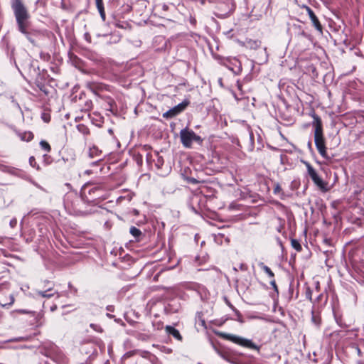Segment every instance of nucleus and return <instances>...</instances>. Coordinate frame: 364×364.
Instances as JSON below:
<instances>
[{"label": "nucleus", "instance_id": "nucleus-1", "mask_svg": "<svg viewBox=\"0 0 364 364\" xmlns=\"http://www.w3.org/2000/svg\"><path fill=\"white\" fill-rule=\"evenodd\" d=\"M33 300H34L33 309H24V322H26L24 333H26V335H24V341L39 335V327L42 324L41 321L42 316L36 310L41 309L42 301L41 299L33 298L31 294L26 296V302L28 305L31 304Z\"/></svg>", "mask_w": 364, "mask_h": 364}, {"label": "nucleus", "instance_id": "nucleus-2", "mask_svg": "<svg viewBox=\"0 0 364 364\" xmlns=\"http://www.w3.org/2000/svg\"><path fill=\"white\" fill-rule=\"evenodd\" d=\"M312 125L314 128V143L318 154L324 159H329L326 146V139L323 134V123L321 117L314 112Z\"/></svg>", "mask_w": 364, "mask_h": 364}, {"label": "nucleus", "instance_id": "nucleus-3", "mask_svg": "<svg viewBox=\"0 0 364 364\" xmlns=\"http://www.w3.org/2000/svg\"><path fill=\"white\" fill-rule=\"evenodd\" d=\"M82 203L81 199L75 193H68L64 198L65 208L71 214L79 215L82 210L79 205Z\"/></svg>", "mask_w": 364, "mask_h": 364}, {"label": "nucleus", "instance_id": "nucleus-4", "mask_svg": "<svg viewBox=\"0 0 364 364\" xmlns=\"http://www.w3.org/2000/svg\"><path fill=\"white\" fill-rule=\"evenodd\" d=\"M180 139L181 144L186 148H191L193 141L199 144L203 142V139L188 128H185L181 130Z\"/></svg>", "mask_w": 364, "mask_h": 364}, {"label": "nucleus", "instance_id": "nucleus-5", "mask_svg": "<svg viewBox=\"0 0 364 364\" xmlns=\"http://www.w3.org/2000/svg\"><path fill=\"white\" fill-rule=\"evenodd\" d=\"M220 336L242 347L257 350V351L259 350V347L255 344L251 340L233 334L221 333Z\"/></svg>", "mask_w": 364, "mask_h": 364}, {"label": "nucleus", "instance_id": "nucleus-6", "mask_svg": "<svg viewBox=\"0 0 364 364\" xmlns=\"http://www.w3.org/2000/svg\"><path fill=\"white\" fill-rule=\"evenodd\" d=\"M168 5L175 6V2L168 0H159L154 6L155 14L163 19L171 21L169 15L168 14L169 10Z\"/></svg>", "mask_w": 364, "mask_h": 364}, {"label": "nucleus", "instance_id": "nucleus-7", "mask_svg": "<svg viewBox=\"0 0 364 364\" xmlns=\"http://www.w3.org/2000/svg\"><path fill=\"white\" fill-rule=\"evenodd\" d=\"M308 174L311 178L314 183L323 192H327L328 188H327L328 183L322 180V178L318 175L314 168L309 163L304 162Z\"/></svg>", "mask_w": 364, "mask_h": 364}, {"label": "nucleus", "instance_id": "nucleus-8", "mask_svg": "<svg viewBox=\"0 0 364 364\" xmlns=\"http://www.w3.org/2000/svg\"><path fill=\"white\" fill-rule=\"evenodd\" d=\"M85 87L100 98H104L106 95L105 92L110 91V87L106 84L97 81H88L85 84Z\"/></svg>", "mask_w": 364, "mask_h": 364}, {"label": "nucleus", "instance_id": "nucleus-9", "mask_svg": "<svg viewBox=\"0 0 364 364\" xmlns=\"http://www.w3.org/2000/svg\"><path fill=\"white\" fill-rule=\"evenodd\" d=\"M87 188H90L88 195L92 200L102 198L103 193L105 191V186L102 183L95 184L93 186H91L90 183H87L85 185L84 188L86 189Z\"/></svg>", "mask_w": 364, "mask_h": 364}, {"label": "nucleus", "instance_id": "nucleus-10", "mask_svg": "<svg viewBox=\"0 0 364 364\" xmlns=\"http://www.w3.org/2000/svg\"><path fill=\"white\" fill-rule=\"evenodd\" d=\"M260 34L257 32V36L258 38L253 39L250 37H247L245 41L238 40V43L241 46L245 47L246 48L251 50H257L261 47L262 41H260Z\"/></svg>", "mask_w": 364, "mask_h": 364}, {"label": "nucleus", "instance_id": "nucleus-11", "mask_svg": "<svg viewBox=\"0 0 364 364\" xmlns=\"http://www.w3.org/2000/svg\"><path fill=\"white\" fill-rule=\"evenodd\" d=\"M109 25L110 24H96L91 28V32L93 36L97 37L102 36L107 38L112 30Z\"/></svg>", "mask_w": 364, "mask_h": 364}, {"label": "nucleus", "instance_id": "nucleus-12", "mask_svg": "<svg viewBox=\"0 0 364 364\" xmlns=\"http://www.w3.org/2000/svg\"><path fill=\"white\" fill-rule=\"evenodd\" d=\"M12 7L18 23H23V5L20 0H12Z\"/></svg>", "mask_w": 364, "mask_h": 364}, {"label": "nucleus", "instance_id": "nucleus-13", "mask_svg": "<svg viewBox=\"0 0 364 364\" xmlns=\"http://www.w3.org/2000/svg\"><path fill=\"white\" fill-rule=\"evenodd\" d=\"M102 99L105 102V109L109 111L113 114H116L117 112V106L114 99L107 95Z\"/></svg>", "mask_w": 364, "mask_h": 364}, {"label": "nucleus", "instance_id": "nucleus-14", "mask_svg": "<svg viewBox=\"0 0 364 364\" xmlns=\"http://www.w3.org/2000/svg\"><path fill=\"white\" fill-rule=\"evenodd\" d=\"M45 283L46 284L45 285V287L46 288V289L45 291H38V295L41 298H43V297L50 298V297H52L54 295V293H50V292L53 291V288L54 284L52 282H49V281H46Z\"/></svg>", "mask_w": 364, "mask_h": 364}, {"label": "nucleus", "instance_id": "nucleus-15", "mask_svg": "<svg viewBox=\"0 0 364 364\" xmlns=\"http://www.w3.org/2000/svg\"><path fill=\"white\" fill-rule=\"evenodd\" d=\"M109 36V40L107 41V43H117L121 40V34L118 31L114 29V31L112 29L111 32H109L108 37Z\"/></svg>", "mask_w": 364, "mask_h": 364}, {"label": "nucleus", "instance_id": "nucleus-16", "mask_svg": "<svg viewBox=\"0 0 364 364\" xmlns=\"http://www.w3.org/2000/svg\"><path fill=\"white\" fill-rule=\"evenodd\" d=\"M102 151L96 145H92L89 147L88 156L90 158H99L102 156Z\"/></svg>", "mask_w": 364, "mask_h": 364}, {"label": "nucleus", "instance_id": "nucleus-17", "mask_svg": "<svg viewBox=\"0 0 364 364\" xmlns=\"http://www.w3.org/2000/svg\"><path fill=\"white\" fill-rule=\"evenodd\" d=\"M166 331L168 333H169L170 335H171L173 337H174L176 339L178 340V341H182L183 339V337L181 335L180 332L178 330H177L176 328H175L173 326H166Z\"/></svg>", "mask_w": 364, "mask_h": 364}, {"label": "nucleus", "instance_id": "nucleus-18", "mask_svg": "<svg viewBox=\"0 0 364 364\" xmlns=\"http://www.w3.org/2000/svg\"><path fill=\"white\" fill-rule=\"evenodd\" d=\"M305 14L309 16L312 23H320L314 12L308 6L304 8Z\"/></svg>", "mask_w": 364, "mask_h": 364}, {"label": "nucleus", "instance_id": "nucleus-19", "mask_svg": "<svg viewBox=\"0 0 364 364\" xmlns=\"http://www.w3.org/2000/svg\"><path fill=\"white\" fill-rule=\"evenodd\" d=\"M95 4L102 21H105V11L102 0H95Z\"/></svg>", "mask_w": 364, "mask_h": 364}, {"label": "nucleus", "instance_id": "nucleus-20", "mask_svg": "<svg viewBox=\"0 0 364 364\" xmlns=\"http://www.w3.org/2000/svg\"><path fill=\"white\" fill-rule=\"evenodd\" d=\"M79 107L82 112H88L92 109L93 104L91 100H86L84 104L80 105Z\"/></svg>", "mask_w": 364, "mask_h": 364}, {"label": "nucleus", "instance_id": "nucleus-21", "mask_svg": "<svg viewBox=\"0 0 364 364\" xmlns=\"http://www.w3.org/2000/svg\"><path fill=\"white\" fill-rule=\"evenodd\" d=\"M258 265L271 279H274V274L268 266L265 265L263 262H259Z\"/></svg>", "mask_w": 364, "mask_h": 364}, {"label": "nucleus", "instance_id": "nucleus-22", "mask_svg": "<svg viewBox=\"0 0 364 364\" xmlns=\"http://www.w3.org/2000/svg\"><path fill=\"white\" fill-rule=\"evenodd\" d=\"M190 102L188 100H183L182 102L179 103L178 105L173 107L176 109L177 114H180L189 105Z\"/></svg>", "mask_w": 364, "mask_h": 364}, {"label": "nucleus", "instance_id": "nucleus-23", "mask_svg": "<svg viewBox=\"0 0 364 364\" xmlns=\"http://www.w3.org/2000/svg\"><path fill=\"white\" fill-rule=\"evenodd\" d=\"M190 102L188 100H183L182 102L179 103L178 105L173 107L176 109L177 114H180L189 105Z\"/></svg>", "mask_w": 364, "mask_h": 364}, {"label": "nucleus", "instance_id": "nucleus-24", "mask_svg": "<svg viewBox=\"0 0 364 364\" xmlns=\"http://www.w3.org/2000/svg\"><path fill=\"white\" fill-rule=\"evenodd\" d=\"M129 232L138 241L139 240V237L142 235L141 231L134 226L130 228Z\"/></svg>", "mask_w": 364, "mask_h": 364}, {"label": "nucleus", "instance_id": "nucleus-25", "mask_svg": "<svg viewBox=\"0 0 364 364\" xmlns=\"http://www.w3.org/2000/svg\"><path fill=\"white\" fill-rule=\"evenodd\" d=\"M77 129L79 131V132L85 136H87L90 135V129L85 124H78L77 126Z\"/></svg>", "mask_w": 364, "mask_h": 364}, {"label": "nucleus", "instance_id": "nucleus-26", "mask_svg": "<svg viewBox=\"0 0 364 364\" xmlns=\"http://www.w3.org/2000/svg\"><path fill=\"white\" fill-rule=\"evenodd\" d=\"M178 115L177 112H176V109L174 107L170 109L167 112H164L163 114V117L166 119H171Z\"/></svg>", "mask_w": 364, "mask_h": 364}, {"label": "nucleus", "instance_id": "nucleus-27", "mask_svg": "<svg viewBox=\"0 0 364 364\" xmlns=\"http://www.w3.org/2000/svg\"><path fill=\"white\" fill-rule=\"evenodd\" d=\"M156 161L155 163V166L159 170L162 168V166L164 164V160L163 157L161 156H160L158 152L156 154Z\"/></svg>", "mask_w": 364, "mask_h": 364}, {"label": "nucleus", "instance_id": "nucleus-28", "mask_svg": "<svg viewBox=\"0 0 364 364\" xmlns=\"http://www.w3.org/2000/svg\"><path fill=\"white\" fill-rule=\"evenodd\" d=\"M230 32H233V33L231 36L232 37H237V36H243L245 33H247L248 31L243 28L238 29L237 28L235 29H231Z\"/></svg>", "mask_w": 364, "mask_h": 364}, {"label": "nucleus", "instance_id": "nucleus-29", "mask_svg": "<svg viewBox=\"0 0 364 364\" xmlns=\"http://www.w3.org/2000/svg\"><path fill=\"white\" fill-rule=\"evenodd\" d=\"M291 247L297 252H301L302 250V247H301L300 242L296 239L292 238L291 240Z\"/></svg>", "mask_w": 364, "mask_h": 364}, {"label": "nucleus", "instance_id": "nucleus-30", "mask_svg": "<svg viewBox=\"0 0 364 364\" xmlns=\"http://www.w3.org/2000/svg\"><path fill=\"white\" fill-rule=\"evenodd\" d=\"M40 146H41V149L43 150L46 151V152H50L51 151L50 145L48 144V141H46L45 140L41 141Z\"/></svg>", "mask_w": 364, "mask_h": 364}, {"label": "nucleus", "instance_id": "nucleus-31", "mask_svg": "<svg viewBox=\"0 0 364 364\" xmlns=\"http://www.w3.org/2000/svg\"><path fill=\"white\" fill-rule=\"evenodd\" d=\"M41 119L46 123H49L51 119V116L49 112L44 111L41 114Z\"/></svg>", "mask_w": 364, "mask_h": 364}, {"label": "nucleus", "instance_id": "nucleus-32", "mask_svg": "<svg viewBox=\"0 0 364 364\" xmlns=\"http://www.w3.org/2000/svg\"><path fill=\"white\" fill-rule=\"evenodd\" d=\"M134 160L136 162L137 165L141 166L143 164V156L141 154L138 153L134 154Z\"/></svg>", "mask_w": 364, "mask_h": 364}, {"label": "nucleus", "instance_id": "nucleus-33", "mask_svg": "<svg viewBox=\"0 0 364 364\" xmlns=\"http://www.w3.org/2000/svg\"><path fill=\"white\" fill-rule=\"evenodd\" d=\"M34 137V135L33 132L28 131V132H24V141H31Z\"/></svg>", "mask_w": 364, "mask_h": 364}, {"label": "nucleus", "instance_id": "nucleus-34", "mask_svg": "<svg viewBox=\"0 0 364 364\" xmlns=\"http://www.w3.org/2000/svg\"><path fill=\"white\" fill-rule=\"evenodd\" d=\"M305 297L309 301H312V291L310 287H306L305 291Z\"/></svg>", "mask_w": 364, "mask_h": 364}, {"label": "nucleus", "instance_id": "nucleus-35", "mask_svg": "<svg viewBox=\"0 0 364 364\" xmlns=\"http://www.w3.org/2000/svg\"><path fill=\"white\" fill-rule=\"evenodd\" d=\"M29 164L33 168H36L37 169L39 168L38 165L37 164V162L36 161V159L33 156L30 157L29 159Z\"/></svg>", "mask_w": 364, "mask_h": 364}, {"label": "nucleus", "instance_id": "nucleus-36", "mask_svg": "<svg viewBox=\"0 0 364 364\" xmlns=\"http://www.w3.org/2000/svg\"><path fill=\"white\" fill-rule=\"evenodd\" d=\"M186 181L191 184H198L200 183L201 181L193 178V177H186Z\"/></svg>", "mask_w": 364, "mask_h": 364}, {"label": "nucleus", "instance_id": "nucleus-37", "mask_svg": "<svg viewBox=\"0 0 364 364\" xmlns=\"http://www.w3.org/2000/svg\"><path fill=\"white\" fill-rule=\"evenodd\" d=\"M314 29L318 33V34H323V26L322 24H312Z\"/></svg>", "mask_w": 364, "mask_h": 364}, {"label": "nucleus", "instance_id": "nucleus-38", "mask_svg": "<svg viewBox=\"0 0 364 364\" xmlns=\"http://www.w3.org/2000/svg\"><path fill=\"white\" fill-rule=\"evenodd\" d=\"M273 193L275 195H278L280 193H282V189L279 183H276L274 187Z\"/></svg>", "mask_w": 364, "mask_h": 364}, {"label": "nucleus", "instance_id": "nucleus-39", "mask_svg": "<svg viewBox=\"0 0 364 364\" xmlns=\"http://www.w3.org/2000/svg\"><path fill=\"white\" fill-rule=\"evenodd\" d=\"M270 285L272 287L273 289L274 290V291L277 293V294L278 295L279 294V289H278V287L277 285V283H276V281L274 279H271L270 281Z\"/></svg>", "mask_w": 364, "mask_h": 364}, {"label": "nucleus", "instance_id": "nucleus-40", "mask_svg": "<svg viewBox=\"0 0 364 364\" xmlns=\"http://www.w3.org/2000/svg\"><path fill=\"white\" fill-rule=\"evenodd\" d=\"M90 327L97 332H102V327L98 324L91 323Z\"/></svg>", "mask_w": 364, "mask_h": 364}, {"label": "nucleus", "instance_id": "nucleus-41", "mask_svg": "<svg viewBox=\"0 0 364 364\" xmlns=\"http://www.w3.org/2000/svg\"><path fill=\"white\" fill-rule=\"evenodd\" d=\"M92 36H93V35H92V33L91 32V30L89 32H86L85 33V39H86V41L87 42H89V43L91 42V37H92Z\"/></svg>", "mask_w": 364, "mask_h": 364}, {"label": "nucleus", "instance_id": "nucleus-42", "mask_svg": "<svg viewBox=\"0 0 364 364\" xmlns=\"http://www.w3.org/2000/svg\"><path fill=\"white\" fill-rule=\"evenodd\" d=\"M135 353H136V351H135V350H132V351L127 352V353L124 355L123 358H124V359H126V358H129L132 357V355H134Z\"/></svg>", "mask_w": 364, "mask_h": 364}, {"label": "nucleus", "instance_id": "nucleus-43", "mask_svg": "<svg viewBox=\"0 0 364 364\" xmlns=\"http://www.w3.org/2000/svg\"><path fill=\"white\" fill-rule=\"evenodd\" d=\"M328 26L331 29V31H338L339 29L337 28V24H331L329 23Z\"/></svg>", "mask_w": 364, "mask_h": 364}, {"label": "nucleus", "instance_id": "nucleus-44", "mask_svg": "<svg viewBox=\"0 0 364 364\" xmlns=\"http://www.w3.org/2000/svg\"><path fill=\"white\" fill-rule=\"evenodd\" d=\"M151 157H152V155H151V153H148V154H146V161H147V163H148V164H150V162H151Z\"/></svg>", "mask_w": 364, "mask_h": 364}, {"label": "nucleus", "instance_id": "nucleus-45", "mask_svg": "<svg viewBox=\"0 0 364 364\" xmlns=\"http://www.w3.org/2000/svg\"><path fill=\"white\" fill-rule=\"evenodd\" d=\"M32 70L33 71V73H35V75H36V76L39 75V70H36L35 68H33V69H32V68H30V71H29V72L31 73Z\"/></svg>", "mask_w": 364, "mask_h": 364}, {"label": "nucleus", "instance_id": "nucleus-46", "mask_svg": "<svg viewBox=\"0 0 364 364\" xmlns=\"http://www.w3.org/2000/svg\"><path fill=\"white\" fill-rule=\"evenodd\" d=\"M16 220H11V222H10V225H11V227H14V226L16 225Z\"/></svg>", "mask_w": 364, "mask_h": 364}, {"label": "nucleus", "instance_id": "nucleus-47", "mask_svg": "<svg viewBox=\"0 0 364 364\" xmlns=\"http://www.w3.org/2000/svg\"><path fill=\"white\" fill-rule=\"evenodd\" d=\"M143 149H144V151H149V150H150V149H151V146H149V145H144V146H143Z\"/></svg>", "mask_w": 364, "mask_h": 364}, {"label": "nucleus", "instance_id": "nucleus-48", "mask_svg": "<svg viewBox=\"0 0 364 364\" xmlns=\"http://www.w3.org/2000/svg\"><path fill=\"white\" fill-rule=\"evenodd\" d=\"M356 350H357L358 355L359 356H362V352H361V350H360L359 347H358V346L356 347Z\"/></svg>", "mask_w": 364, "mask_h": 364}, {"label": "nucleus", "instance_id": "nucleus-49", "mask_svg": "<svg viewBox=\"0 0 364 364\" xmlns=\"http://www.w3.org/2000/svg\"><path fill=\"white\" fill-rule=\"evenodd\" d=\"M29 77H30V79H29V80H28V82H31L32 80H35V82L38 81V79H37V78H36V79H34V77H33V76H30V75H29Z\"/></svg>", "mask_w": 364, "mask_h": 364}, {"label": "nucleus", "instance_id": "nucleus-50", "mask_svg": "<svg viewBox=\"0 0 364 364\" xmlns=\"http://www.w3.org/2000/svg\"><path fill=\"white\" fill-rule=\"evenodd\" d=\"M316 290L319 292L320 291V285H319V283L317 282L316 284Z\"/></svg>", "mask_w": 364, "mask_h": 364}, {"label": "nucleus", "instance_id": "nucleus-51", "mask_svg": "<svg viewBox=\"0 0 364 364\" xmlns=\"http://www.w3.org/2000/svg\"><path fill=\"white\" fill-rule=\"evenodd\" d=\"M18 30L23 33V24H18Z\"/></svg>", "mask_w": 364, "mask_h": 364}, {"label": "nucleus", "instance_id": "nucleus-52", "mask_svg": "<svg viewBox=\"0 0 364 364\" xmlns=\"http://www.w3.org/2000/svg\"><path fill=\"white\" fill-rule=\"evenodd\" d=\"M114 26H115V28H124L122 26H121L120 24H118V23H116V24H114Z\"/></svg>", "mask_w": 364, "mask_h": 364}, {"label": "nucleus", "instance_id": "nucleus-53", "mask_svg": "<svg viewBox=\"0 0 364 364\" xmlns=\"http://www.w3.org/2000/svg\"><path fill=\"white\" fill-rule=\"evenodd\" d=\"M23 18H24V21L28 18V15L26 12V11L24 10V16H23Z\"/></svg>", "mask_w": 364, "mask_h": 364}, {"label": "nucleus", "instance_id": "nucleus-54", "mask_svg": "<svg viewBox=\"0 0 364 364\" xmlns=\"http://www.w3.org/2000/svg\"><path fill=\"white\" fill-rule=\"evenodd\" d=\"M313 320L314 321V322L317 324V325H319L320 322L318 321L317 322V320H316L315 317H313Z\"/></svg>", "mask_w": 364, "mask_h": 364}, {"label": "nucleus", "instance_id": "nucleus-55", "mask_svg": "<svg viewBox=\"0 0 364 364\" xmlns=\"http://www.w3.org/2000/svg\"><path fill=\"white\" fill-rule=\"evenodd\" d=\"M321 297H322V294H321L318 295V296L317 298L318 301L321 299Z\"/></svg>", "mask_w": 364, "mask_h": 364}, {"label": "nucleus", "instance_id": "nucleus-56", "mask_svg": "<svg viewBox=\"0 0 364 364\" xmlns=\"http://www.w3.org/2000/svg\"><path fill=\"white\" fill-rule=\"evenodd\" d=\"M56 308H57L56 306H52L51 307V311H54L55 309H56Z\"/></svg>", "mask_w": 364, "mask_h": 364}, {"label": "nucleus", "instance_id": "nucleus-57", "mask_svg": "<svg viewBox=\"0 0 364 364\" xmlns=\"http://www.w3.org/2000/svg\"><path fill=\"white\" fill-rule=\"evenodd\" d=\"M99 161H101V159H99L97 161H95V162L92 163V164H95V165L97 164Z\"/></svg>", "mask_w": 364, "mask_h": 364}, {"label": "nucleus", "instance_id": "nucleus-58", "mask_svg": "<svg viewBox=\"0 0 364 364\" xmlns=\"http://www.w3.org/2000/svg\"><path fill=\"white\" fill-rule=\"evenodd\" d=\"M17 70H19V73H21V70H20L19 68H17Z\"/></svg>", "mask_w": 364, "mask_h": 364}, {"label": "nucleus", "instance_id": "nucleus-59", "mask_svg": "<svg viewBox=\"0 0 364 364\" xmlns=\"http://www.w3.org/2000/svg\"><path fill=\"white\" fill-rule=\"evenodd\" d=\"M17 70H19V73H21V70H20L19 68H17Z\"/></svg>", "mask_w": 364, "mask_h": 364}, {"label": "nucleus", "instance_id": "nucleus-60", "mask_svg": "<svg viewBox=\"0 0 364 364\" xmlns=\"http://www.w3.org/2000/svg\"><path fill=\"white\" fill-rule=\"evenodd\" d=\"M17 70H19V73H21V70H20L19 68H17Z\"/></svg>", "mask_w": 364, "mask_h": 364}, {"label": "nucleus", "instance_id": "nucleus-61", "mask_svg": "<svg viewBox=\"0 0 364 364\" xmlns=\"http://www.w3.org/2000/svg\"><path fill=\"white\" fill-rule=\"evenodd\" d=\"M65 1H66V0H63V2H62L63 5L65 4Z\"/></svg>", "mask_w": 364, "mask_h": 364}, {"label": "nucleus", "instance_id": "nucleus-62", "mask_svg": "<svg viewBox=\"0 0 364 364\" xmlns=\"http://www.w3.org/2000/svg\"><path fill=\"white\" fill-rule=\"evenodd\" d=\"M23 348H28V346H26V345L23 346Z\"/></svg>", "mask_w": 364, "mask_h": 364}]
</instances>
